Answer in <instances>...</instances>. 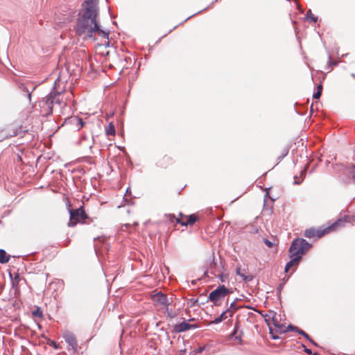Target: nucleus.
Here are the masks:
<instances>
[{
    "mask_svg": "<svg viewBox=\"0 0 355 355\" xmlns=\"http://www.w3.org/2000/svg\"><path fill=\"white\" fill-rule=\"evenodd\" d=\"M74 26L76 34L83 40H97L100 37L103 44L109 43V31L101 28L97 18L98 16V0H84Z\"/></svg>",
    "mask_w": 355,
    "mask_h": 355,
    "instance_id": "f257e3e1",
    "label": "nucleus"
},
{
    "mask_svg": "<svg viewBox=\"0 0 355 355\" xmlns=\"http://www.w3.org/2000/svg\"><path fill=\"white\" fill-rule=\"evenodd\" d=\"M64 83L60 78L55 81L53 92L39 101L40 114L47 116L52 114L53 107L58 106L60 110L65 107L67 102L62 93L64 92Z\"/></svg>",
    "mask_w": 355,
    "mask_h": 355,
    "instance_id": "f03ea898",
    "label": "nucleus"
},
{
    "mask_svg": "<svg viewBox=\"0 0 355 355\" xmlns=\"http://www.w3.org/2000/svg\"><path fill=\"white\" fill-rule=\"evenodd\" d=\"M347 222V218H340L336 220L335 223L329 225L325 228H310L307 229L304 231V235L306 238L312 239V238H321L324 235L329 234L333 231L336 230L339 227L343 226L344 224Z\"/></svg>",
    "mask_w": 355,
    "mask_h": 355,
    "instance_id": "7ed1b4c3",
    "label": "nucleus"
},
{
    "mask_svg": "<svg viewBox=\"0 0 355 355\" xmlns=\"http://www.w3.org/2000/svg\"><path fill=\"white\" fill-rule=\"evenodd\" d=\"M262 316L264 318L266 322L269 326L270 333L272 335V338L273 339L278 338V336L274 335L273 329L270 326L271 323L275 327L277 332L283 334L287 331L286 327L284 324H281L279 323L276 312L273 311H269L266 314H262Z\"/></svg>",
    "mask_w": 355,
    "mask_h": 355,
    "instance_id": "20e7f679",
    "label": "nucleus"
},
{
    "mask_svg": "<svg viewBox=\"0 0 355 355\" xmlns=\"http://www.w3.org/2000/svg\"><path fill=\"white\" fill-rule=\"evenodd\" d=\"M311 247V245L305 239H296L293 241L290 247V257H300V258L302 259V255H304Z\"/></svg>",
    "mask_w": 355,
    "mask_h": 355,
    "instance_id": "39448f33",
    "label": "nucleus"
},
{
    "mask_svg": "<svg viewBox=\"0 0 355 355\" xmlns=\"http://www.w3.org/2000/svg\"><path fill=\"white\" fill-rule=\"evenodd\" d=\"M230 293L231 291L225 286H220L209 293L208 299L215 306H219L224 298Z\"/></svg>",
    "mask_w": 355,
    "mask_h": 355,
    "instance_id": "423d86ee",
    "label": "nucleus"
},
{
    "mask_svg": "<svg viewBox=\"0 0 355 355\" xmlns=\"http://www.w3.org/2000/svg\"><path fill=\"white\" fill-rule=\"evenodd\" d=\"M69 213L70 218L68 223L69 227H74L78 223H85V220L88 218L83 207H80L76 209H71Z\"/></svg>",
    "mask_w": 355,
    "mask_h": 355,
    "instance_id": "0eeeda50",
    "label": "nucleus"
},
{
    "mask_svg": "<svg viewBox=\"0 0 355 355\" xmlns=\"http://www.w3.org/2000/svg\"><path fill=\"white\" fill-rule=\"evenodd\" d=\"M153 304L158 310L167 309L169 304L173 302V297L168 298L162 292H158L152 295Z\"/></svg>",
    "mask_w": 355,
    "mask_h": 355,
    "instance_id": "6e6552de",
    "label": "nucleus"
},
{
    "mask_svg": "<svg viewBox=\"0 0 355 355\" xmlns=\"http://www.w3.org/2000/svg\"><path fill=\"white\" fill-rule=\"evenodd\" d=\"M174 163L175 161L172 156L164 155L157 159L156 164L159 168H168L173 166Z\"/></svg>",
    "mask_w": 355,
    "mask_h": 355,
    "instance_id": "1a4fd4ad",
    "label": "nucleus"
},
{
    "mask_svg": "<svg viewBox=\"0 0 355 355\" xmlns=\"http://www.w3.org/2000/svg\"><path fill=\"white\" fill-rule=\"evenodd\" d=\"M234 307V304L232 303L230 305V309H227L226 311H223L218 318H216L214 320V323H219L222 322L223 320H225L228 317H232L234 313L236 311V309L234 310H232V308Z\"/></svg>",
    "mask_w": 355,
    "mask_h": 355,
    "instance_id": "9d476101",
    "label": "nucleus"
},
{
    "mask_svg": "<svg viewBox=\"0 0 355 355\" xmlns=\"http://www.w3.org/2000/svg\"><path fill=\"white\" fill-rule=\"evenodd\" d=\"M291 260L287 263V264L285 266V272H288L291 268H293L292 272H294L297 267L298 266L300 261L302 259L300 258V257H290Z\"/></svg>",
    "mask_w": 355,
    "mask_h": 355,
    "instance_id": "9b49d317",
    "label": "nucleus"
},
{
    "mask_svg": "<svg viewBox=\"0 0 355 355\" xmlns=\"http://www.w3.org/2000/svg\"><path fill=\"white\" fill-rule=\"evenodd\" d=\"M64 338L65 341L71 347V348L76 351L78 348V343L76 341L75 336L70 332H66L64 334Z\"/></svg>",
    "mask_w": 355,
    "mask_h": 355,
    "instance_id": "f8f14e48",
    "label": "nucleus"
},
{
    "mask_svg": "<svg viewBox=\"0 0 355 355\" xmlns=\"http://www.w3.org/2000/svg\"><path fill=\"white\" fill-rule=\"evenodd\" d=\"M17 135L16 132L12 130V132L8 128H5L0 130V141L5 139H9Z\"/></svg>",
    "mask_w": 355,
    "mask_h": 355,
    "instance_id": "ddd939ff",
    "label": "nucleus"
},
{
    "mask_svg": "<svg viewBox=\"0 0 355 355\" xmlns=\"http://www.w3.org/2000/svg\"><path fill=\"white\" fill-rule=\"evenodd\" d=\"M170 218L171 220H173L172 218H175L176 222L181 224L182 226H187V220L188 215H184L182 213H180L178 217L175 218L174 215H171Z\"/></svg>",
    "mask_w": 355,
    "mask_h": 355,
    "instance_id": "4468645a",
    "label": "nucleus"
},
{
    "mask_svg": "<svg viewBox=\"0 0 355 355\" xmlns=\"http://www.w3.org/2000/svg\"><path fill=\"white\" fill-rule=\"evenodd\" d=\"M191 327V325L189 324L187 322H182L177 325H175V331L178 332H182L185 331L187 330H189Z\"/></svg>",
    "mask_w": 355,
    "mask_h": 355,
    "instance_id": "2eb2a0df",
    "label": "nucleus"
},
{
    "mask_svg": "<svg viewBox=\"0 0 355 355\" xmlns=\"http://www.w3.org/2000/svg\"><path fill=\"white\" fill-rule=\"evenodd\" d=\"M198 220H199V217L196 214L188 215V218H187V225H193Z\"/></svg>",
    "mask_w": 355,
    "mask_h": 355,
    "instance_id": "dca6fc26",
    "label": "nucleus"
},
{
    "mask_svg": "<svg viewBox=\"0 0 355 355\" xmlns=\"http://www.w3.org/2000/svg\"><path fill=\"white\" fill-rule=\"evenodd\" d=\"M10 256L7 255L4 250H0V263H6L9 261Z\"/></svg>",
    "mask_w": 355,
    "mask_h": 355,
    "instance_id": "f3484780",
    "label": "nucleus"
},
{
    "mask_svg": "<svg viewBox=\"0 0 355 355\" xmlns=\"http://www.w3.org/2000/svg\"><path fill=\"white\" fill-rule=\"evenodd\" d=\"M71 121L73 124H76L78 129H80L85 124V123L81 119H80L78 117H72L71 119Z\"/></svg>",
    "mask_w": 355,
    "mask_h": 355,
    "instance_id": "a211bd4d",
    "label": "nucleus"
},
{
    "mask_svg": "<svg viewBox=\"0 0 355 355\" xmlns=\"http://www.w3.org/2000/svg\"><path fill=\"white\" fill-rule=\"evenodd\" d=\"M236 331H237V329L236 327L234 332L231 334V338L234 339V344L241 345L242 343L241 336V335L237 336Z\"/></svg>",
    "mask_w": 355,
    "mask_h": 355,
    "instance_id": "6ab92c4d",
    "label": "nucleus"
},
{
    "mask_svg": "<svg viewBox=\"0 0 355 355\" xmlns=\"http://www.w3.org/2000/svg\"><path fill=\"white\" fill-rule=\"evenodd\" d=\"M288 153V149L286 147H284L281 149L279 153H277V157L279 160L286 156Z\"/></svg>",
    "mask_w": 355,
    "mask_h": 355,
    "instance_id": "aec40b11",
    "label": "nucleus"
},
{
    "mask_svg": "<svg viewBox=\"0 0 355 355\" xmlns=\"http://www.w3.org/2000/svg\"><path fill=\"white\" fill-rule=\"evenodd\" d=\"M236 272L238 275H239L240 277H241L243 278V280L245 281H251L252 279V276H245L243 273H242L241 272V268H237L236 270Z\"/></svg>",
    "mask_w": 355,
    "mask_h": 355,
    "instance_id": "412c9836",
    "label": "nucleus"
},
{
    "mask_svg": "<svg viewBox=\"0 0 355 355\" xmlns=\"http://www.w3.org/2000/svg\"><path fill=\"white\" fill-rule=\"evenodd\" d=\"M106 134L108 135H115V128L112 123H110L106 128Z\"/></svg>",
    "mask_w": 355,
    "mask_h": 355,
    "instance_id": "4be33fe9",
    "label": "nucleus"
},
{
    "mask_svg": "<svg viewBox=\"0 0 355 355\" xmlns=\"http://www.w3.org/2000/svg\"><path fill=\"white\" fill-rule=\"evenodd\" d=\"M20 281V276L18 273H16L14 278L12 279V284L15 289H17L19 282Z\"/></svg>",
    "mask_w": 355,
    "mask_h": 355,
    "instance_id": "5701e85b",
    "label": "nucleus"
},
{
    "mask_svg": "<svg viewBox=\"0 0 355 355\" xmlns=\"http://www.w3.org/2000/svg\"><path fill=\"white\" fill-rule=\"evenodd\" d=\"M306 17L308 19L313 21V22H316L317 20H318V18L316 17H315V15L313 14V12H311V10H309L306 12Z\"/></svg>",
    "mask_w": 355,
    "mask_h": 355,
    "instance_id": "b1692460",
    "label": "nucleus"
},
{
    "mask_svg": "<svg viewBox=\"0 0 355 355\" xmlns=\"http://www.w3.org/2000/svg\"><path fill=\"white\" fill-rule=\"evenodd\" d=\"M286 329H291L293 331H295L298 332L300 334H301L302 336L306 335V332H304L303 330H302V329H299L297 327H293L291 325L288 326V328L286 327Z\"/></svg>",
    "mask_w": 355,
    "mask_h": 355,
    "instance_id": "393cba45",
    "label": "nucleus"
},
{
    "mask_svg": "<svg viewBox=\"0 0 355 355\" xmlns=\"http://www.w3.org/2000/svg\"><path fill=\"white\" fill-rule=\"evenodd\" d=\"M33 315L35 317L42 318L43 313L40 308H37L36 310L33 311Z\"/></svg>",
    "mask_w": 355,
    "mask_h": 355,
    "instance_id": "a878e982",
    "label": "nucleus"
},
{
    "mask_svg": "<svg viewBox=\"0 0 355 355\" xmlns=\"http://www.w3.org/2000/svg\"><path fill=\"white\" fill-rule=\"evenodd\" d=\"M20 88L24 91V92H27L28 94V98L29 99V101H31V93L28 91V89L26 88V86H24V85H21L20 86Z\"/></svg>",
    "mask_w": 355,
    "mask_h": 355,
    "instance_id": "bb28decb",
    "label": "nucleus"
},
{
    "mask_svg": "<svg viewBox=\"0 0 355 355\" xmlns=\"http://www.w3.org/2000/svg\"><path fill=\"white\" fill-rule=\"evenodd\" d=\"M322 93H320V91H317L315 93H314L313 97L315 99H318L321 96Z\"/></svg>",
    "mask_w": 355,
    "mask_h": 355,
    "instance_id": "cd10ccee",
    "label": "nucleus"
},
{
    "mask_svg": "<svg viewBox=\"0 0 355 355\" xmlns=\"http://www.w3.org/2000/svg\"><path fill=\"white\" fill-rule=\"evenodd\" d=\"M349 173L352 175V178L355 179V165L351 168Z\"/></svg>",
    "mask_w": 355,
    "mask_h": 355,
    "instance_id": "c85d7f7f",
    "label": "nucleus"
},
{
    "mask_svg": "<svg viewBox=\"0 0 355 355\" xmlns=\"http://www.w3.org/2000/svg\"><path fill=\"white\" fill-rule=\"evenodd\" d=\"M264 243L269 248H271L272 246V243L268 239H265Z\"/></svg>",
    "mask_w": 355,
    "mask_h": 355,
    "instance_id": "c756f323",
    "label": "nucleus"
},
{
    "mask_svg": "<svg viewBox=\"0 0 355 355\" xmlns=\"http://www.w3.org/2000/svg\"><path fill=\"white\" fill-rule=\"evenodd\" d=\"M304 336L306 339L309 340L311 342H312L313 344H315V343L313 342V340H312L310 338L309 336L306 333V335H304Z\"/></svg>",
    "mask_w": 355,
    "mask_h": 355,
    "instance_id": "7c9ffc66",
    "label": "nucleus"
},
{
    "mask_svg": "<svg viewBox=\"0 0 355 355\" xmlns=\"http://www.w3.org/2000/svg\"><path fill=\"white\" fill-rule=\"evenodd\" d=\"M317 91H320V93H322V85L321 84H320L318 86Z\"/></svg>",
    "mask_w": 355,
    "mask_h": 355,
    "instance_id": "2f4dec72",
    "label": "nucleus"
},
{
    "mask_svg": "<svg viewBox=\"0 0 355 355\" xmlns=\"http://www.w3.org/2000/svg\"><path fill=\"white\" fill-rule=\"evenodd\" d=\"M304 351H305L307 354H311V349H305V350H304Z\"/></svg>",
    "mask_w": 355,
    "mask_h": 355,
    "instance_id": "473e14b6",
    "label": "nucleus"
},
{
    "mask_svg": "<svg viewBox=\"0 0 355 355\" xmlns=\"http://www.w3.org/2000/svg\"><path fill=\"white\" fill-rule=\"evenodd\" d=\"M219 277H220V279L221 282H225V280H224V279H223V275H220L219 276Z\"/></svg>",
    "mask_w": 355,
    "mask_h": 355,
    "instance_id": "72a5a7b5",
    "label": "nucleus"
},
{
    "mask_svg": "<svg viewBox=\"0 0 355 355\" xmlns=\"http://www.w3.org/2000/svg\"><path fill=\"white\" fill-rule=\"evenodd\" d=\"M352 76L355 78V73H352Z\"/></svg>",
    "mask_w": 355,
    "mask_h": 355,
    "instance_id": "f704fd0d",
    "label": "nucleus"
}]
</instances>
